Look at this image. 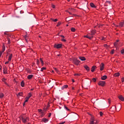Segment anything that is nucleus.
<instances>
[{
    "label": "nucleus",
    "mask_w": 124,
    "mask_h": 124,
    "mask_svg": "<svg viewBox=\"0 0 124 124\" xmlns=\"http://www.w3.org/2000/svg\"><path fill=\"white\" fill-rule=\"evenodd\" d=\"M20 120H22L23 123L26 124V123L29 121V118L26 116V115L24 114L20 116Z\"/></svg>",
    "instance_id": "obj_1"
},
{
    "label": "nucleus",
    "mask_w": 124,
    "mask_h": 124,
    "mask_svg": "<svg viewBox=\"0 0 124 124\" xmlns=\"http://www.w3.org/2000/svg\"><path fill=\"white\" fill-rule=\"evenodd\" d=\"M90 124H96V120H94V118L93 116L91 117Z\"/></svg>",
    "instance_id": "obj_2"
},
{
    "label": "nucleus",
    "mask_w": 124,
    "mask_h": 124,
    "mask_svg": "<svg viewBox=\"0 0 124 124\" xmlns=\"http://www.w3.org/2000/svg\"><path fill=\"white\" fill-rule=\"evenodd\" d=\"M73 62L76 65H79V63H80V61L77 60L76 58L74 59Z\"/></svg>",
    "instance_id": "obj_3"
},
{
    "label": "nucleus",
    "mask_w": 124,
    "mask_h": 124,
    "mask_svg": "<svg viewBox=\"0 0 124 124\" xmlns=\"http://www.w3.org/2000/svg\"><path fill=\"white\" fill-rule=\"evenodd\" d=\"M98 85H99V86H102V87H103L104 86H105V81H100L98 82Z\"/></svg>",
    "instance_id": "obj_4"
},
{
    "label": "nucleus",
    "mask_w": 124,
    "mask_h": 124,
    "mask_svg": "<svg viewBox=\"0 0 124 124\" xmlns=\"http://www.w3.org/2000/svg\"><path fill=\"white\" fill-rule=\"evenodd\" d=\"M61 47H62V44H58L54 45V47L57 48V49H60V48H61Z\"/></svg>",
    "instance_id": "obj_5"
},
{
    "label": "nucleus",
    "mask_w": 124,
    "mask_h": 124,
    "mask_svg": "<svg viewBox=\"0 0 124 124\" xmlns=\"http://www.w3.org/2000/svg\"><path fill=\"white\" fill-rule=\"evenodd\" d=\"M118 98L121 100V101H124V97L123 96V95H120L118 96Z\"/></svg>",
    "instance_id": "obj_6"
},
{
    "label": "nucleus",
    "mask_w": 124,
    "mask_h": 124,
    "mask_svg": "<svg viewBox=\"0 0 124 124\" xmlns=\"http://www.w3.org/2000/svg\"><path fill=\"white\" fill-rule=\"evenodd\" d=\"M104 69V64L103 63H102L100 65L101 71H102V70H103Z\"/></svg>",
    "instance_id": "obj_7"
},
{
    "label": "nucleus",
    "mask_w": 124,
    "mask_h": 124,
    "mask_svg": "<svg viewBox=\"0 0 124 124\" xmlns=\"http://www.w3.org/2000/svg\"><path fill=\"white\" fill-rule=\"evenodd\" d=\"M95 32V30H93L92 31H91V33L90 34V35H92V36H93V35H94Z\"/></svg>",
    "instance_id": "obj_8"
},
{
    "label": "nucleus",
    "mask_w": 124,
    "mask_h": 124,
    "mask_svg": "<svg viewBox=\"0 0 124 124\" xmlns=\"http://www.w3.org/2000/svg\"><path fill=\"white\" fill-rule=\"evenodd\" d=\"M84 68L87 70V71H90V67H89L88 65H84Z\"/></svg>",
    "instance_id": "obj_9"
},
{
    "label": "nucleus",
    "mask_w": 124,
    "mask_h": 124,
    "mask_svg": "<svg viewBox=\"0 0 124 124\" xmlns=\"http://www.w3.org/2000/svg\"><path fill=\"white\" fill-rule=\"evenodd\" d=\"M90 6L91 7H93V8H96V6L93 4V3H90Z\"/></svg>",
    "instance_id": "obj_10"
},
{
    "label": "nucleus",
    "mask_w": 124,
    "mask_h": 124,
    "mask_svg": "<svg viewBox=\"0 0 124 124\" xmlns=\"http://www.w3.org/2000/svg\"><path fill=\"white\" fill-rule=\"evenodd\" d=\"M79 60H80V61H86V58L84 57H79Z\"/></svg>",
    "instance_id": "obj_11"
},
{
    "label": "nucleus",
    "mask_w": 124,
    "mask_h": 124,
    "mask_svg": "<svg viewBox=\"0 0 124 124\" xmlns=\"http://www.w3.org/2000/svg\"><path fill=\"white\" fill-rule=\"evenodd\" d=\"M107 79V76H103L101 77V79L102 80H106Z\"/></svg>",
    "instance_id": "obj_12"
},
{
    "label": "nucleus",
    "mask_w": 124,
    "mask_h": 124,
    "mask_svg": "<svg viewBox=\"0 0 124 124\" xmlns=\"http://www.w3.org/2000/svg\"><path fill=\"white\" fill-rule=\"evenodd\" d=\"M3 73L4 74H7V72H6V67L3 68Z\"/></svg>",
    "instance_id": "obj_13"
},
{
    "label": "nucleus",
    "mask_w": 124,
    "mask_h": 124,
    "mask_svg": "<svg viewBox=\"0 0 124 124\" xmlns=\"http://www.w3.org/2000/svg\"><path fill=\"white\" fill-rule=\"evenodd\" d=\"M95 68H96V66H93L91 69L92 72H93V71H94V70H95Z\"/></svg>",
    "instance_id": "obj_14"
},
{
    "label": "nucleus",
    "mask_w": 124,
    "mask_h": 124,
    "mask_svg": "<svg viewBox=\"0 0 124 124\" xmlns=\"http://www.w3.org/2000/svg\"><path fill=\"white\" fill-rule=\"evenodd\" d=\"M68 87V85H64L63 87H62V90H64V89H66Z\"/></svg>",
    "instance_id": "obj_15"
},
{
    "label": "nucleus",
    "mask_w": 124,
    "mask_h": 124,
    "mask_svg": "<svg viewBox=\"0 0 124 124\" xmlns=\"http://www.w3.org/2000/svg\"><path fill=\"white\" fill-rule=\"evenodd\" d=\"M32 77H33V75H30L29 76H28L27 78H28L29 79H31L32 78Z\"/></svg>",
    "instance_id": "obj_16"
},
{
    "label": "nucleus",
    "mask_w": 124,
    "mask_h": 124,
    "mask_svg": "<svg viewBox=\"0 0 124 124\" xmlns=\"http://www.w3.org/2000/svg\"><path fill=\"white\" fill-rule=\"evenodd\" d=\"M115 77H119L120 76V73H117L114 74Z\"/></svg>",
    "instance_id": "obj_17"
},
{
    "label": "nucleus",
    "mask_w": 124,
    "mask_h": 124,
    "mask_svg": "<svg viewBox=\"0 0 124 124\" xmlns=\"http://www.w3.org/2000/svg\"><path fill=\"white\" fill-rule=\"evenodd\" d=\"M21 87H24V86H25V81H24V80H22L21 81Z\"/></svg>",
    "instance_id": "obj_18"
},
{
    "label": "nucleus",
    "mask_w": 124,
    "mask_h": 124,
    "mask_svg": "<svg viewBox=\"0 0 124 124\" xmlns=\"http://www.w3.org/2000/svg\"><path fill=\"white\" fill-rule=\"evenodd\" d=\"M84 37H86L87 38H89V39L91 40V39H92V38H93V36L90 37L88 35H85V36H84Z\"/></svg>",
    "instance_id": "obj_19"
},
{
    "label": "nucleus",
    "mask_w": 124,
    "mask_h": 124,
    "mask_svg": "<svg viewBox=\"0 0 124 124\" xmlns=\"http://www.w3.org/2000/svg\"><path fill=\"white\" fill-rule=\"evenodd\" d=\"M31 97V93H29L28 97H26V98H28V99H29Z\"/></svg>",
    "instance_id": "obj_20"
},
{
    "label": "nucleus",
    "mask_w": 124,
    "mask_h": 124,
    "mask_svg": "<svg viewBox=\"0 0 124 124\" xmlns=\"http://www.w3.org/2000/svg\"><path fill=\"white\" fill-rule=\"evenodd\" d=\"M48 121V120L47 119H46V118L43 119V122H44V123H47Z\"/></svg>",
    "instance_id": "obj_21"
},
{
    "label": "nucleus",
    "mask_w": 124,
    "mask_h": 124,
    "mask_svg": "<svg viewBox=\"0 0 124 124\" xmlns=\"http://www.w3.org/2000/svg\"><path fill=\"white\" fill-rule=\"evenodd\" d=\"M22 94H23V92H20L17 95V96H22Z\"/></svg>",
    "instance_id": "obj_22"
},
{
    "label": "nucleus",
    "mask_w": 124,
    "mask_h": 124,
    "mask_svg": "<svg viewBox=\"0 0 124 124\" xmlns=\"http://www.w3.org/2000/svg\"><path fill=\"white\" fill-rule=\"evenodd\" d=\"M40 61L41 62L42 65V66L44 65V62H43V61L42 60V59L41 58L40 59Z\"/></svg>",
    "instance_id": "obj_23"
},
{
    "label": "nucleus",
    "mask_w": 124,
    "mask_h": 124,
    "mask_svg": "<svg viewBox=\"0 0 124 124\" xmlns=\"http://www.w3.org/2000/svg\"><path fill=\"white\" fill-rule=\"evenodd\" d=\"M12 59V54H11L9 57L8 61H9V62H10V61H11Z\"/></svg>",
    "instance_id": "obj_24"
},
{
    "label": "nucleus",
    "mask_w": 124,
    "mask_h": 124,
    "mask_svg": "<svg viewBox=\"0 0 124 124\" xmlns=\"http://www.w3.org/2000/svg\"><path fill=\"white\" fill-rule=\"evenodd\" d=\"M124 26V22H121L120 23V27H121V28H123Z\"/></svg>",
    "instance_id": "obj_25"
},
{
    "label": "nucleus",
    "mask_w": 124,
    "mask_h": 124,
    "mask_svg": "<svg viewBox=\"0 0 124 124\" xmlns=\"http://www.w3.org/2000/svg\"><path fill=\"white\" fill-rule=\"evenodd\" d=\"M4 96V95L2 93H0V98H2Z\"/></svg>",
    "instance_id": "obj_26"
},
{
    "label": "nucleus",
    "mask_w": 124,
    "mask_h": 124,
    "mask_svg": "<svg viewBox=\"0 0 124 124\" xmlns=\"http://www.w3.org/2000/svg\"><path fill=\"white\" fill-rule=\"evenodd\" d=\"M114 46H115V47H116V48H117V47H118V43L117 42H115L114 43Z\"/></svg>",
    "instance_id": "obj_27"
},
{
    "label": "nucleus",
    "mask_w": 124,
    "mask_h": 124,
    "mask_svg": "<svg viewBox=\"0 0 124 124\" xmlns=\"http://www.w3.org/2000/svg\"><path fill=\"white\" fill-rule=\"evenodd\" d=\"M4 51H5V46H3L2 48V51H1V52L2 53H3V52H4Z\"/></svg>",
    "instance_id": "obj_28"
},
{
    "label": "nucleus",
    "mask_w": 124,
    "mask_h": 124,
    "mask_svg": "<svg viewBox=\"0 0 124 124\" xmlns=\"http://www.w3.org/2000/svg\"><path fill=\"white\" fill-rule=\"evenodd\" d=\"M71 31H73V32H74V31H75V28H72L71 29Z\"/></svg>",
    "instance_id": "obj_29"
},
{
    "label": "nucleus",
    "mask_w": 124,
    "mask_h": 124,
    "mask_svg": "<svg viewBox=\"0 0 124 124\" xmlns=\"http://www.w3.org/2000/svg\"><path fill=\"white\" fill-rule=\"evenodd\" d=\"M45 69H46V68L44 67L41 69V71H43V70H45Z\"/></svg>",
    "instance_id": "obj_30"
},
{
    "label": "nucleus",
    "mask_w": 124,
    "mask_h": 124,
    "mask_svg": "<svg viewBox=\"0 0 124 124\" xmlns=\"http://www.w3.org/2000/svg\"><path fill=\"white\" fill-rule=\"evenodd\" d=\"M51 20L52 21H53V22H57L58 21V19H57V18H56L55 19H51Z\"/></svg>",
    "instance_id": "obj_31"
},
{
    "label": "nucleus",
    "mask_w": 124,
    "mask_h": 124,
    "mask_svg": "<svg viewBox=\"0 0 124 124\" xmlns=\"http://www.w3.org/2000/svg\"><path fill=\"white\" fill-rule=\"evenodd\" d=\"M92 80H93V82H96V79L95 78H93L92 79Z\"/></svg>",
    "instance_id": "obj_32"
},
{
    "label": "nucleus",
    "mask_w": 124,
    "mask_h": 124,
    "mask_svg": "<svg viewBox=\"0 0 124 124\" xmlns=\"http://www.w3.org/2000/svg\"><path fill=\"white\" fill-rule=\"evenodd\" d=\"M25 38V40L27 41V39H28V35H25V36H24Z\"/></svg>",
    "instance_id": "obj_33"
},
{
    "label": "nucleus",
    "mask_w": 124,
    "mask_h": 124,
    "mask_svg": "<svg viewBox=\"0 0 124 124\" xmlns=\"http://www.w3.org/2000/svg\"><path fill=\"white\" fill-rule=\"evenodd\" d=\"M64 108L66 109V110H67V111H69V109H68V108H67L66 106H64Z\"/></svg>",
    "instance_id": "obj_34"
},
{
    "label": "nucleus",
    "mask_w": 124,
    "mask_h": 124,
    "mask_svg": "<svg viewBox=\"0 0 124 124\" xmlns=\"http://www.w3.org/2000/svg\"><path fill=\"white\" fill-rule=\"evenodd\" d=\"M54 70L57 72V73H59V71L58 70V69H57V68H54Z\"/></svg>",
    "instance_id": "obj_35"
},
{
    "label": "nucleus",
    "mask_w": 124,
    "mask_h": 124,
    "mask_svg": "<svg viewBox=\"0 0 124 124\" xmlns=\"http://www.w3.org/2000/svg\"><path fill=\"white\" fill-rule=\"evenodd\" d=\"M121 54H124V49H123L122 50H121Z\"/></svg>",
    "instance_id": "obj_36"
},
{
    "label": "nucleus",
    "mask_w": 124,
    "mask_h": 124,
    "mask_svg": "<svg viewBox=\"0 0 124 124\" xmlns=\"http://www.w3.org/2000/svg\"><path fill=\"white\" fill-rule=\"evenodd\" d=\"M114 51H115V50H114V49H112V50H111V51L110 52V54H114Z\"/></svg>",
    "instance_id": "obj_37"
},
{
    "label": "nucleus",
    "mask_w": 124,
    "mask_h": 124,
    "mask_svg": "<svg viewBox=\"0 0 124 124\" xmlns=\"http://www.w3.org/2000/svg\"><path fill=\"white\" fill-rule=\"evenodd\" d=\"M74 76H80V74H75Z\"/></svg>",
    "instance_id": "obj_38"
},
{
    "label": "nucleus",
    "mask_w": 124,
    "mask_h": 124,
    "mask_svg": "<svg viewBox=\"0 0 124 124\" xmlns=\"http://www.w3.org/2000/svg\"><path fill=\"white\" fill-rule=\"evenodd\" d=\"M61 40H62V41H63L64 42H65V41H66V39H63V38H62V39H61Z\"/></svg>",
    "instance_id": "obj_39"
},
{
    "label": "nucleus",
    "mask_w": 124,
    "mask_h": 124,
    "mask_svg": "<svg viewBox=\"0 0 124 124\" xmlns=\"http://www.w3.org/2000/svg\"><path fill=\"white\" fill-rule=\"evenodd\" d=\"M51 116H52V113H49V115H48V118H50V117H51Z\"/></svg>",
    "instance_id": "obj_40"
},
{
    "label": "nucleus",
    "mask_w": 124,
    "mask_h": 124,
    "mask_svg": "<svg viewBox=\"0 0 124 124\" xmlns=\"http://www.w3.org/2000/svg\"><path fill=\"white\" fill-rule=\"evenodd\" d=\"M60 25H61V22H58V23L57 26V27H59V26H60Z\"/></svg>",
    "instance_id": "obj_41"
},
{
    "label": "nucleus",
    "mask_w": 124,
    "mask_h": 124,
    "mask_svg": "<svg viewBox=\"0 0 124 124\" xmlns=\"http://www.w3.org/2000/svg\"><path fill=\"white\" fill-rule=\"evenodd\" d=\"M124 78H122V82L124 83Z\"/></svg>",
    "instance_id": "obj_42"
},
{
    "label": "nucleus",
    "mask_w": 124,
    "mask_h": 124,
    "mask_svg": "<svg viewBox=\"0 0 124 124\" xmlns=\"http://www.w3.org/2000/svg\"><path fill=\"white\" fill-rule=\"evenodd\" d=\"M26 100L25 101V103H26V102H28V100H29V99H28V98H26Z\"/></svg>",
    "instance_id": "obj_43"
},
{
    "label": "nucleus",
    "mask_w": 124,
    "mask_h": 124,
    "mask_svg": "<svg viewBox=\"0 0 124 124\" xmlns=\"http://www.w3.org/2000/svg\"><path fill=\"white\" fill-rule=\"evenodd\" d=\"M102 115H103V113L101 111L100 112V116H102Z\"/></svg>",
    "instance_id": "obj_44"
},
{
    "label": "nucleus",
    "mask_w": 124,
    "mask_h": 124,
    "mask_svg": "<svg viewBox=\"0 0 124 124\" xmlns=\"http://www.w3.org/2000/svg\"><path fill=\"white\" fill-rule=\"evenodd\" d=\"M7 39H8V43H10V39H9V38H7Z\"/></svg>",
    "instance_id": "obj_45"
},
{
    "label": "nucleus",
    "mask_w": 124,
    "mask_h": 124,
    "mask_svg": "<svg viewBox=\"0 0 124 124\" xmlns=\"http://www.w3.org/2000/svg\"><path fill=\"white\" fill-rule=\"evenodd\" d=\"M5 80H6V79L3 78V79H2V81H3V82H5Z\"/></svg>",
    "instance_id": "obj_46"
},
{
    "label": "nucleus",
    "mask_w": 124,
    "mask_h": 124,
    "mask_svg": "<svg viewBox=\"0 0 124 124\" xmlns=\"http://www.w3.org/2000/svg\"><path fill=\"white\" fill-rule=\"evenodd\" d=\"M37 64H38V65L39 64V60H37Z\"/></svg>",
    "instance_id": "obj_47"
},
{
    "label": "nucleus",
    "mask_w": 124,
    "mask_h": 124,
    "mask_svg": "<svg viewBox=\"0 0 124 124\" xmlns=\"http://www.w3.org/2000/svg\"><path fill=\"white\" fill-rule=\"evenodd\" d=\"M106 3H109L110 4V3H111V2L110 1H107Z\"/></svg>",
    "instance_id": "obj_48"
},
{
    "label": "nucleus",
    "mask_w": 124,
    "mask_h": 124,
    "mask_svg": "<svg viewBox=\"0 0 124 124\" xmlns=\"http://www.w3.org/2000/svg\"><path fill=\"white\" fill-rule=\"evenodd\" d=\"M65 123V122H62V123H59V124H64Z\"/></svg>",
    "instance_id": "obj_49"
},
{
    "label": "nucleus",
    "mask_w": 124,
    "mask_h": 124,
    "mask_svg": "<svg viewBox=\"0 0 124 124\" xmlns=\"http://www.w3.org/2000/svg\"><path fill=\"white\" fill-rule=\"evenodd\" d=\"M38 111L40 113H42V109H38Z\"/></svg>",
    "instance_id": "obj_50"
},
{
    "label": "nucleus",
    "mask_w": 124,
    "mask_h": 124,
    "mask_svg": "<svg viewBox=\"0 0 124 124\" xmlns=\"http://www.w3.org/2000/svg\"><path fill=\"white\" fill-rule=\"evenodd\" d=\"M41 114L43 115V116H44V115H45V113L43 112H41Z\"/></svg>",
    "instance_id": "obj_51"
},
{
    "label": "nucleus",
    "mask_w": 124,
    "mask_h": 124,
    "mask_svg": "<svg viewBox=\"0 0 124 124\" xmlns=\"http://www.w3.org/2000/svg\"><path fill=\"white\" fill-rule=\"evenodd\" d=\"M52 8H55V5H52Z\"/></svg>",
    "instance_id": "obj_52"
},
{
    "label": "nucleus",
    "mask_w": 124,
    "mask_h": 124,
    "mask_svg": "<svg viewBox=\"0 0 124 124\" xmlns=\"http://www.w3.org/2000/svg\"><path fill=\"white\" fill-rule=\"evenodd\" d=\"M2 54V52L1 51H0V58L1 57V55Z\"/></svg>",
    "instance_id": "obj_53"
},
{
    "label": "nucleus",
    "mask_w": 124,
    "mask_h": 124,
    "mask_svg": "<svg viewBox=\"0 0 124 124\" xmlns=\"http://www.w3.org/2000/svg\"><path fill=\"white\" fill-rule=\"evenodd\" d=\"M108 103H109V104H110V99H108Z\"/></svg>",
    "instance_id": "obj_54"
},
{
    "label": "nucleus",
    "mask_w": 124,
    "mask_h": 124,
    "mask_svg": "<svg viewBox=\"0 0 124 124\" xmlns=\"http://www.w3.org/2000/svg\"><path fill=\"white\" fill-rule=\"evenodd\" d=\"M60 36H61V37H62V38H64V36L62 35Z\"/></svg>",
    "instance_id": "obj_55"
},
{
    "label": "nucleus",
    "mask_w": 124,
    "mask_h": 124,
    "mask_svg": "<svg viewBox=\"0 0 124 124\" xmlns=\"http://www.w3.org/2000/svg\"><path fill=\"white\" fill-rule=\"evenodd\" d=\"M8 62H9L8 61V62H6L5 63V64H7V63H8Z\"/></svg>",
    "instance_id": "obj_56"
},
{
    "label": "nucleus",
    "mask_w": 124,
    "mask_h": 124,
    "mask_svg": "<svg viewBox=\"0 0 124 124\" xmlns=\"http://www.w3.org/2000/svg\"><path fill=\"white\" fill-rule=\"evenodd\" d=\"M1 68H2V67H1V65H0V70H1Z\"/></svg>",
    "instance_id": "obj_57"
},
{
    "label": "nucleus",
    "mask_w": 124,
    "mask_h": 124,
    "mask_svg": "<svg viewBox=\"0 0 124 124\" xmlns=\"http://www.w3.org/2000/svg\"><path fill=\"white\" fill-rule=\"evenodd\" d=\"M4 84H5V85H7V83H6V82L4 81Z\"/></svg>",
    "instance_id": "obj_58"
},
{
    "label": "nucleus",
    "mask_w": 124,
    "mask_h": 124,
    "mask_svg": "<svg viewBox=\"0 0 124 124\" xmlns=\"http://www.w3.org/2000/svg\"><path fill=\"white\" fill-rule=\"evenodd\" d=\"M72 81L73 83H74V82H75V81L74 80V79H72Z\"/></svg>",
    "instance_id": "obj_59"
},
{
    "label": "nucleus",
    "mask_w": 124,
    "mask_h": 124,
    "mask_svg": "<svg viewBox=\"0 0 124 124\" xmlns=\"http://www.w3.org/2000/svg\"><path fill=\"white\" fill-rule=\"evenodd\" d=\"M115 108V110H117V108H116V106H114Z\"/></svg>",
    "instance_id": "obj_60"
},
{
    "label": "nucleus",
    "mask_w": 124,
    "mask_h": 124,
    "mask_svg": "<svg viewBox=\"0 0 124 124\" xmlns=\"http://www.w3.org/2000/svg\"><path fill=\"white\" fill-rule=\"evenodd\" d=\"M4 34H7L6 33V32H4Z\"/></svg>",
    "instance_id": "obj_61"
},
{
    "label": "nucleus",
    "mask_w": 124,
    "mask_h": 124,
    "mask_svg": "<svg viewBox=\"0 0 124 124\" xmlns=\"http://www.w3.org/2000/svg\"><path fill=\"white\" fill-rule=\"evenodd\" d=\"M102 40H104V38H102Z\"/></svg>",
    "instance_id": "obj_62"
},
{
    "label": "nucleus",
    "mask_w": 124,
    "mask_h": 124,
    "mask_svg": "<svg viewBox=\"0 0 124 124\" xmlns=\"http://www.w3.org/2000/svg\"><path fill=\"white\" fill-rule=\"evenodd\" d=\"M116 42H119V40H117V41H116Z\"/></svg>",
    "instance_id": "obj_63"
},
{
    "label": "nucleus",
    "mask_w": 124,
    "mask_h": 124,
    "mask_svg": "<svg viewBox=\"0 0 124 124\" xmlns=\"http://www.w3.org/2000/svg\"><path fill=\"white\" fill-rule=\"evenodd\" d=\"M107 46V45H105V47H106Z\"/></svg>",
    "instance_id": "obj_64"
}]
</instances>
